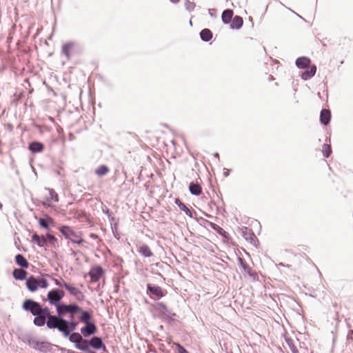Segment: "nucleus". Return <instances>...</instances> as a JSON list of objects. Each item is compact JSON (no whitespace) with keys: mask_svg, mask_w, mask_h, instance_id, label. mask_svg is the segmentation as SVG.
<instances>
[{"mask_svg":"<svg viewBox=\"0 0 353 353\" xmlns=\"http://www.w3.org/2000/svg\"><path fill=\"white\" fill-rule=\"evenodd\" d=\"M22 308L27 312H30L34 318L33 323L37 327H42L46 323L49 329H55L59 316L51 314L50 310L48 307H42L40 303L32 299H26L22 305Z\"/></svg>","mask_w":353,"mask_h":353,"instance_id":"f257e3e1","label":"nucleus"},{"mask_svg":"<svg viewBox=\"0 0 353 353\" xmlns=\"http://www.w3.org/2000/svg\"><path fill=\"white\" fill-rule=\"evenodd\" d=\"M77 322L74 321V317L70 316V319L66 320L65 319H59L55 329H57L63 334L64 337H68L70 334L75 330L77 327Z\"/></svg>","mask_w":353,"mask_h":353,"instance_id":"f03ea898","label":"nucleus"},{"mask_svg":"<svg viewBox=\"0 0 353 353\" xmlns=\"http://www.w3.org/2000/svg\"><path fill=\"white\" fill-rule=\"evenodd\" d=\"M56 310L59 319H63V316L66 313H69L71 314V316H73L74 314L81 312V308L75 303L69 305L61 303L59 305H57Z\"/></svg>","mask_w":353,"mask_h":353,"instance_id":"7ed1b4c3","label":"nucleus"},{"mask_svg":"<svg viewBox=\"0 0 353 353\" xmlns=\"http://www.w3.org/2000/svg\"><path fill=\"white\" fill-rule=\"evenodd\" d=\"M59 231L65 239H70L74 243L81 244L83 242L80 235L69 226L63 225L60 228Z\"/></svg>","mask_w":353,"mask_h":353,"instance_id":"20e7f679","label":"nucleus"},{"mask_svg":"<svg viewBox=\"0 0 353 353\" xmlns=\"http://www.w3.org/2000/svg\"><path fill=\"white\" fill-rule=\"evenodd\" d=\"M64 292L61 290L55 288L48 292L47 300L51 305H59L61 300L64 297Z\"/></svg>","mask_w":353,"mask_h":353,"instance_id":"39448f33","label":"nucleus"},{"mask_svg":"<svg viewBox=\"0 0 353 353\" xmlns=\"http://www.w3.org/2000/svg\"><path fill=\"white\" fill-rule=\"evenodd\" d=\"M147 293L150 294L152 298L157 297L159 299L165 295L166 291H163V289L158 285L149 283L147 285Z\"/></svg>","mask_w":353,"mask_h":353,"instance_id":"423d86ee","label":"nucleus"},{"mask_svg":"<svg viewBox=\"0 0 353 353\" xmlns=\"http://www.w3.org/2000/svg\"><path fill=\"white\" fill-rule=\"evenodd\" d=\"M240 231L242 236L246 241H249L253 245H256V243L258 241V240L250 228L248 227H243L240 229Z\"/></svg>","mask_w":353,"mask_h":353,"instance_id":"0eeeda50","label":"nucleus"},{"mask_svg":"<svg viewBox=\"0 0 353 353\" xmlns=\"http://www.w3.org/2000/svg\"><path fill=\"white\" fill-rule=\"evenodd\" d=\"M85 324V325L81 329V333L83 336L87 337L94 334L97 332V326L93 322Z\"/></svg>","mask_w":353,"mask_h":353,"instance_id":"6e6552de","label":"nucleus"},{"mask_svg":"<svg viewBox=\"0 0 353 353\" xmlns=\"http://www.w3.org/2000/svg\"><path fill=\"white\" fill-rule=\"evenodd\" d=\"M104 273V271L103 268L101 266H97L94 268H92L88 274L91 278V280L94 282L98 281L103 274Z\"/></svg>","mask_w":353,"mask_h":353,"instance_id":"1a4fd4ad","label":"nucleus"},{"mask_svg":"<svg viewBox=\"0 0 353 353\" xmlns=\"http://www.w3.org/2000/svg\"><path fill=\"white\" fill-rule=\"evenodd\" d=\"M71 295L74 296L78 301H82L84 299V294L82 292H81L79 289L72 286L68 283L65 285V288Z\"/></svg>","mask_w":353,"mask_h":353,"instance_id":"9d476101","label":"nucleus"},{"mask_svg":"<svg viewBox=\"0 0 353 353\" xmlns=\"http://www.w3.org/2000/svg\"><path fill=\"white\" fill-rule=\"evenodd\" d=\"M90 346L97 350H103L106 351V347L102 341V339L99 336H93L89 340Z\"/></svg>","mask_w":353,"mask_h":353,"instance_id":"9b49d317","label":"nucleus"},{"mask_svg":"<svg viewBox=\"0 0 353 353\" xmlns=\"http://www.w3.org/2000/svg\"><path fill=\"white\" fill-rule=\"evenodd\" d=\"M157 308L162 315L172 319V316H175V314L169 310L167 306L162 302L157 303Z\"/></svg>","mask_w":353,"mask_h":353,"instance_id":"f8f14e48","label":"nucleus"},{"mask_svg":"<svg viewBox=\"0 0 353 353\" xmlns=\"http://www.w3.org/2000/svg\"><path fill=\"white\" fill-rule=\"evenodd\" d=\"M26 286L30 292L37 291L39 288L38 279L30 276L26 279Z\"/></svg>","mask_w":353,"mask_h":353,"instance_id":"ddd939ff","label":"nucleus"},{"mask_svg":"<svg viewBox=\"0 0 353 353\" xmlns=\"http://www.w3.org/2000/svg\"><path fill=\"white\" fill-rule=\"evenodd\" d=\"M238 260L243 270L246 272L250 277L255 279L256 274L252 271L251 268L249 267L245 261L241 257H239Z\"/></svg>","mask_w":353,"mask_h":353,"instance_id":"4468645a","label":"nucleus"},{"mask_svg":"<svg viewBox=\"0 0 353 353\" xmlns=\"http://www.w3.org/2000/svg\"><path fill=\"white\" fill-rule=\"evenodd\" d=\"M330 118H331V113L329 110L323 109L321 111L320 121L323 125H327L330 121Z\"/></svg>","mask_w":353,"mask_h":353,"instance_id":"2eb2a0df","label":"nucleus"},{"mask_svg":"<svg viewBox=\"0 0 353 353\" xmlns=\"http://www.w3.org/2000/svg\"><path fill=\"white\" fill-rule=\"evenodd\" d=\"M28 148L33 153L41 152L44 149V145L39 141H33L29 144Z\"/></svg>","mask_w":353,"mask_h":353,"instance_id":"dca6fc26","label":"nucleus"},{"mask_svg":"<svg viewBox=\"0 0 353 353\" xmlns=\"http://www.w3.org/2000/svg\"><path fill=\"white\" fill-rule=\"evenodd\" d=\"M46 190L49 192V196L47 197V203H43V205H47L48 206H51L50 203V201H54V202L59 201V196L57 192L53 189L46 188Z\"/></svg>","mask_w":353,"mask_h":353,"instance_id":"f3484780","label":"nucleus"},{"mask_svg":"<svg viewBox=\"0 0 353 353\" xmlns=\"http://www.w3.org/2000/svg\"><path fill=\"white\" fill-rule=\"evenodd\" d=\"M310 59L305 57H301L296 60V65L299 68H306L310 66Z\"/></svg>","mask_w":353,"mask_h":353,"instance_id":"a211bd4d","label":"nucleus"},{"mask_svg":"<svg viewBox=\"0 0 353 353\" xmlns=\"http://www.w3.org/2000/svg\"><path fill=\"white\" fill-rule=\"evenodd\" d=\"M15 262L21 268H28L29 266L28 260L21 254L16 255Z\"/></svg>","mask_w":353,"mask_h":353,"instance_id":"6ab92c4d","label":"nucleus"},{"mask_svg":"<svg viewBox=\"0 0 353 353\" xmlns=\"http://www.w3.org/2000/svg\"><path fill=\"white\" fill-rule=\"evenodd\" d=\"M233 14H234V12H233V11L232 10H230V9L225 10L223 12L222 16H221V19H222L223 22L225 24L230 23L232 21V20Z\"/></svg>","mask_w":353,"mask_h":353,"instance_id":"aec40b11","label":"nucleus"},{"mask_svg":"<svg viewBox=\"0 0 353 353\" xmlns=\"http://www.w3.org/2000/svg\"><path fill=\"white\" fill-rule=\"evenodd\" d=\"M190 193L195 196H199L202 193V188L199 183L191 182L189 185Z\"/></svg>","mask_w":353,"mask_h":353,"instance_id":"412c9836","label":"nucleus"},{"mask_svg":"<svg viewBox=\"0 0 353 353\" xmlns=\"http://www.w3.org/2000/svg\"><path fill=\"white\" fill-rule=\"evenodd\" d=\"M28 272L22 268L14 269L12 275L17 280H24L26 278Z\"/></svg>","mask_w":353,"mask_h":353,"instance_id":"4be33fe9","label":"nucleus"},{"mask_svg":"<svg viewBox=\"0 0 353 353\" xmlns=\"http://www.w3.org/2000/svg\"><path fill=\"white\" fill-rule=\"evenodd\" d=\"M243 24V18L240 16H235L231 21L230 28L232 29H240Z\"/></svg>","mask_w":353,"mask_h":353,"instance_id":"5701e85b","label":"nucleus"},{"mask_svg":"<svg viewBox=\"0 0 353 353\" xmlns=\"http://www.w3.org/2000/svg\"><path fill=\"white\" fill-rule=\"evenodd\" d=\"M316 71V65H313L310 67V70L304 71L301 74V78L304 80H307L314 76Z\"/></svg>","mask_w":353,"mask_h":353,"instance_id":"b1692460","label":"nucleus"},{"mask_svg":"<svg viewBox=\"0 0 353 353\" xmlns=\"http://www.w3.org/2000/svg\"><path fill=\"white\" fill-rule=\"evenodd\" d=\"M32 239L35 242L39 247H43L46 243L47 239L44 236H39L37 234H34L32 236Z\"/></svg>","mask_w":353,"mask_h":353,"instance_id":"393cba45","label":"nucleus"},{"mask_svg":"<svg viewBox=\"0 0 353 353\" xmlns=\"http://www.w3.org/2000/svg\"><path fill=\"white\" fill-rule=\"evenodd\" d=\"M175 203L178 205L181 211H183L190 217H192L191 210L183 202H181L179 199H175Z\"/></svg>","mask_w":353,"mask_h":353,"instance_id":"a878e982","label":"nucleus"},{"mask_svg":"<svg viewBox=\"0 0 353 353\" xmlns=\"http://www.w3.org/2000/svg\"><path fill=\"white\" fill-rule=\"evenodd\" d=\"M139 252L145 257H150L153 255V253L150 250V248L147 245H142L138 250Z\"/></svg>","mask_w":353,"mask_h":353,"instance_id":"bb28decb","label":"nucleus"},{"mask_svg":"<svg viewBox=\"0 0 353 353\" xmlns=\"http://www.w3.org/2000/svg\"><path fill=\"white\" fill-rule=\"evenodd\" d=\"M285 340L289 348L290 349L292 353H299L298 349L296 348L295 341L294 339L285 336Z\"/></svg>","mask_w":353,"mask_h":353,"instance_id":"cd10ccee","label":"nucleus"},{"mask_svg":"<svg viewBox=\"0 0 353 353\" xmlns=\"http://www.w3.org/2000/svg\"><path fill=\"white\" fill-rule=\"evenodd\" d=\"M200 37L203 41H209L212 38V33L209 29L205 28L201 31Z\"/></svg>","mask_w":353,"mask_h":353,"instance_id":"c85d7f7f","label":"nucleus"},{"mask_svg":"<svg viewBox=\"0 0 353 353\" xmlns=\"http://www.w3.org/2000/svg\"><path fill=\"white\" fill-rule=\"evenodd\" d=\"M74 44L72 43H67L62 46V54H63L68 60L70 57V50L73 48Z\"/></svg>","mask_w":353,"mask_h":353,"instance_id":"c756f323","label":"nucleus"},{"mask_svg":"<svg viewBox=\"0 0 353 353\" xmlns=\"http://www.w3.org/2000/svg\"><path fill=\"white\" fill-rule=\"evenodd\" d=\"M69 337V340L70 342L75 343V345L77 344H79L81 341H82V336L81 334L78 332H73L70 333Z\"/></svg>","mask_w":353,"mask_h":353,"instance_id":"7c9ffc66","label":"nucleus"},{"mask_svg":"<svg viewBox=\"0 0 353 353\" xmlns=\"http://www.w3.org/2000/svg\"><path fill=\"white\" fill-rule=\"evenodd\" d=\"M75 347L81 351H88L90 347V342L88 340L82 339V341L79 344H77Z\"/></svg>","mask_w":353,"mask_h":353,"instance_id":"2f4dec72","label":"nucleus"},{"mask_svg":"<svg viewBox=\"0 0 353 353\" xmlns=\"http://www.w3.org/2000/svg\"><path fill=\"white\" fill-rule=\"evenodd\" d=\"M51 344L48 341H40L37 350L43 352L50 351Z\"/></svg>","mask_w":353,"mask_h":353,"instance_id":"473e14b6","label":"nucleus"},{"mask_svg":"<svg viewBox=\"0 0 353 353\" xmlns=\"http://www.w3.org/2000/svg\"><path fill=\"white\" fill-rule=\"evenodd\" d=\"M81 316H80V321L84 323H90L91 319V314L88 311H83L81 310V312H80Z\"/></svg>","mask_w":353,"mask_h":353,"instance_id":"72a5a7b5","label":"nucleus"},{"mask_svg":"<svg viewBox=\"0 0 353 353\" xmlns=\"http://www.w3.org/2000/svg\"><path fill=\"white\" fill-rule=\"evenodd\" d=\"M108 172L109 169L105 165H101L99 166L95 170V173L99 176L105 175L106 174H108Z\"/></svg>","mask_w":353,"mask_h":353,"instance_id":"f704fd0d","label":"nucleus"},{"mask_svg":"<svg viewBox=\"0 0 353 353\" xmlns=\"http://www.w3.org/2000/svg\"><path fill=\"white\" fill-rule=\"evenodd\" d=\"M26 342L30 347L37 350L40 341L35 340L31 336H28L27 337Z\"/></svg>","mask_w":353,"mask_h":353,"instance_id":"c9c22d12","label":"nucleus"},{"mask_svg":"<svg viewBox=\"0 0 353 353\" xmlns=\"http://www.w3.org/2000/svg\"><path fill=\"white\" fill-rule=\"evenodd\" d=\"M50 222H52V218H48V219H42L41 218L39 221V225L42 228H46V229H48L49 228V223Z\"/></svg>","mask_w":353,"mask_h":353,"instance_id":"e433bc0d","label":"nucleus"},{"mask_svg":"<svg viewBox=\"0 0 353 353\" xmlns=\"http://www.w3.org/2000/svg\"><path fill=\"white\" fill-rule=\"evenodd\" d=\"M211 225H212V228L216 230L217 232L221 235V236H223L225 237H226V235L228 234V233L222 228H221L220 226L217 225L215 223H211Z\"/></svg>","mask_w":353,"mask_h":353,"instance_id":"4c0bfd02","label":"nucleus"},{"mask_svg":"<svg viewBox=\"0 0 353 353\" xmlns=\"http://www.w3.org/2000/svg\"><path fill=\"white\" fill-rule=\"evenodd\" d=\"M332 152V149L330 145L324 144L323 145V153L325 157H329Z\"/></svg>","mask_w":353,"mask_h":353,"instance_id":"58836bf2","label":"nucleus"},{"mask_svg":"<svg viewBox=\"0 0 353 353\" xmlns=\"http://www.w3.org/2000/svg\"><path fill=\"white\" fill-rule=\"evenodd\" d=\"M38 283H39V287H40L41 288L45 289V288H47L48 286V281L43 278L38 279Z\"/></svg>","mask_w":353,"mask_h":353,"instance_id":"ea45409f","label":"nucleus"},{"mask_svg":"<svg viewBox=\"0 0 353 353\" xmlns=\"http://www.w3.org/2000/svg\"><path fill=\"white\" fill-rule=\"evenodd\" d=\"M185 8L186 10H188V11H192L194 8H195V3H193V2H190L189 1H187L185 3Z\"/></svg>","mask_w":353,"mask_h":353,"instance_id":"a19ab883","label":"nucleus"},{"mask_svg":"<svg viewBox=\"0 0 353 353\" xmlns=\"http://www.w3.org/2000/svg\"><path fill=\"white\" fill-rule=\"evenodd\" d=\"M53 281L56 285L61 288H65L67 283H65L63 280H59L57 279H53Z\"/></svg>","mask_w":353,"mask_h":353,"instance_id":"79ce46f5","label":"nucleus"},{"mask_svg":"<svg viewBox=\"0 0 353 353\" xmlns=\"http://www.w3.org/2000/svg\"><path fill=\"white\" fill-rule=\"evenodd\" d=\"M47 239V242L54 244L57 242V239L55 236L51 234H47L46 236H45Z\"/></svg>","mask_w":353,"mask_h":353,"instance_id":"37998d69","label":"nucleus"},{"mask_svg":"<svg viewBox=\"0 0 353 353\" xmlns=\"http://www.w3.org/2000/svg\"><path fill=\"white\" fill-rule=\"evenodd\" d=\"M178 353H189L181 345H176Z\"/></svg>","mask_w":353,"mask_h":353,"instance_id":"c03bdc74","label":"nucleus"},{"mask_svg":"<svg viewBox=\"0 0 353 353\" xmlns=\"http://www.w3.org/2000/svg\"><path fill=\"white\" fill-rule=\"evenodd\" d=\"M90 237L92 239H98V236L94 233H92L90 234Z\"/></svg>","mask_w":353,"mask_h":353,"instance_id":"a18cd8bd","label":"nucleus"},{"mask_svg":"<svg viewBox=\"0 0 353 353\" xmlns=\"http://www.w3.org/2000/svg\"><path fill=\"white\" fill-rule=\"evenodd\" d=\"M213 12H215V10H214V9H209V13H210V14L212 15Z\"/></svg>","mask_w":353,"mask_h":353,"instance_id":"49530a36","label":"nucleus"},{"mask_svg":"<svg viewBox=\"0 0 353 353\" xmlns=\"http://www.w3.org/2000/svg\"><path fill=\"white\" fill-rule=\"evenodd\" d=\"M214 156L216 158H217L218 159H219V153H217V152L214 153Z\"/></svg>","mask_w":353,"mask_h":353,"instance_id":"de8ad7c7","label":"nucleus"},{"mask_svg":"<svg viewBox=\"0 0 353 353\" xmlns=\"http://www.w3.org/2000/svg\"><path fill=\"white\" fill-rule=\"evenodd\" d=\"M172 3H178L180 0H170Z\"/></svg>","mask_w":353,"mask_h":353,"instance_id":"09e8293b","label":"nucleus"},{"mask_svg":"<svg viewBox=\"0 0 353 353\" xmlns=\"http://www.w3.org/2000/svg\"><path fill=\"white\" fill-rule=\"evenodd\" d=\"M67 353H75V352L72 350H68Z\"/></svg>","mask_w":353,"mask_h":353,"instance_id":"8fccbe9b","label":"nucleus"},{"mask_svg":"<svg viewBox=\"0 0 353 353\" xmlns=\"http://www.w3.org/2000/svg\"><path fill=\"white\" fill-rule=\"evenodd\" d=\"M224 175L226 176H228V172H224Z\"/></svg>","mask_w":353,"mask_h":353,"instance_id":"3c124183","label":"nucleus"},{"mask_svg":"<svg viewBox=\"0 0 353 353\" xmlns=\"http://www.w3.org/2000/svg\"><path fill=\"white\" fill-rule=\"evenodd\" d=\"M3 205L2 203L0 202V209L2 208Z\"/></svg>","mask_w":353,"mask_h":353,"instance_id":"603ef678","label":"nucleus"},{"mask_svg":"<svg viewBox=\"0 0 353 353\" xmlns=\"http://www.w3.org/2000/svg\"><path fill=\"white\" fill-rule=\"evenodd\" d=\"M92 353H94V352H92Z\"/></svg>","mask_w":353,"mask_h":353,"instance_id":"864d4df0","label":"nucleus"}]
</instances>
